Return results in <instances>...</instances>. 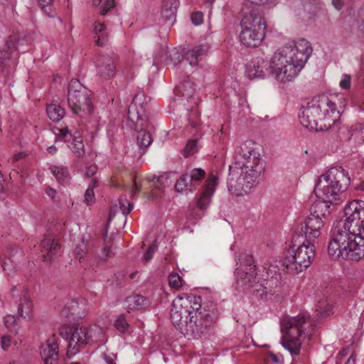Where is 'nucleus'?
<instances>
[{
	"mask_svg": "<svg viewBox=\"0 0 364 364\" xmlns=\"http://www.w3.org/2000/svg\"><path fill=\"white\" fill-rule=\"evenodd\" d=\"M220 316L217 304L212 301L202 304L200 296L193 294L178 296L172 303L170 318L183 333L200 338L214 326Z\"/></svg>",
	"mask_w": 364,
	"mask_h": 364,
	"instance_id": "nucleus-1",
	"label": "nucleus"
},
{
	"mask_svg": "<svg viewBox=\"0 0 364 364\" xmlns=\"http://www.w3.org/2000/svg\"><path fill=\"white\" fill-rule=\"evenodd\" d=\"M325 303L326 301L320 302L317 305L316 318L308 314H300L283 320L281 326V331L283 333L281 343L291 355H298L300 353V338L302 335L310 336L311 330L316 328L318 320L328 315L331 307Z\"/></svg>",
	"mask_w": 364,
	"mask_h": 364,
	"instance_id": "nucleus-2",
	"label": "nucleus"
},
{
	"mask_svg": "<svg viewBox=\"0 0 364 364\" xmlns=\"http://www.w3.org/2000/svg\"><path fill=\"white\" fill-rule=\"evenodd\" d=\"M333 98L325 94L314 97L299 114L301 124L316 131L330 128L341 117Z\"/></svg>",
	"mask_w": 364,
	"mask_h": 364,
	"instance_id": "nucleus-3",
	"label": "nucleus"
},
{
	"mask_svg": "<svg viewBox=\"0 0 364 364\" xmlns=\"http://www.w3.org/2000/svg\"><path fill=\"white\" fill-rule=\"evenodd\" d=\"M328 252L333 259L341 257L346 259L359 261L364 257V240L358 237L357 241L346 232V228H342L341 222H337L331 229Z\"/></svg>",
	"mask_w": 364,
	"mask_h": 364,
	"instance_id": "nucleus-4",
	"label": "nucleus"
},
{
	"mask_svg": "<svg viewBox=\"0 0 364 364\" xmlns=\"http://www.w3.org/2000/svg\"><path fill=\"white\" fill-rule=\"evenodd\" d=\"M315 257V246L302 234L295 233L291 245L285 253L282 265L291 274L302 272L310 266Z\"/></svg>",
	"mask_w": 364,
	"mask_h": 364,
	"instance_id": "nucleus-5",
	"label": "nucleus"
},
{
	"mask_svg": "<svg viewBox=\"0 0 364 364\" xmlns=\"http://www.w3.org/2000/svg\"><path fill=\"white\" fill-rule=\"evenodd\" d=\"M242 28L240 33L241 43L246 47L256 48L265 36L267 23L262 11L257 7L243 11L240 21Z\"/></svg>",
	"mask_w": 364,
	"mask_h": 364,
	"instance_id": "nucleus-6",
	"label": "nucleus"
},
{
	"mask_svg": "<svg viewBox=\"0 0 364 364\" xmlns=\"http://www.w3.org/2000/svg\"><path fill=\"white\" fill-rule=\"evenodd\" d=\"M323 181L319 180L314 192L318 198L333 203L339 200L340 194L345 191L349 184L350 178L342 167L331 168L323 176Z\"/></svg>",
	"mask_w": 364,
	"mask_h": 364,
	"instance_id": "nucleus-7",
	"label": "nucleus"
},
{
	"mask_svg": "<svg viewBox=\"0 0 364 364\" xmlns=\"http://www.w3.org/2000/svg\"><path fill=\"white\" fill-rule=\"evenodd\" d=\"M235 269V275L237 282L250 289V292L257 298L263 299L267 296V282L259 283L255 282L257 278L256 265L252 255L242 253L238 257Z\"/></svg>",
	"mask_w": 364,
	"mask_h": 364,
	"instance_id": "nucleus-8",
	"label": "nucleus"
},
{
	"mask_svg": "<svg viewBox=\"0 0 364 364\" xmlns=\"http://www.w3.org/2000/svg\"><path fill=\"white\" fill-rule=\"evenodd\" d=\"M102 333V329L97 326L89 327L82 326L71 328L65 325L59 328L60 335L65 340H69L67 356L76 354L86 345L97 341Z\"/></svg>",
	"mask_w": 364,
	"mask_h": 364,
	"instance_id": "nucleus-9",
	"label": "nucleus"
},
{
	"mask_svg": "<svg viewBox=\"0 0 364 364\" xmlns=\"http://www.w3.org/2000/svg\"><path fill=\"white\" fill-rule=\"evenodd\" d=\"M308 59L307 55L301 53L291 47H286L281 52L275 53L273 55V63H276L280 69L281 73L278 75L279 81H291L298 75Z\"/></svg>",
	"mask_w": 364,
	"mask_h": 364,
	"instance_id": "nucleus-10",
	"label": "nucleus"
},
{
	"mask_svg": "<svg viewBox=\"0 0 364 364\" xmlns=\"http://www.w3.org/2000/svg\"><path fill=\"white\" fill-rule=\"evenodd\" d=\"M243 161L244 166H238V176L235 180L233 186L236 190L247 193L259 182L262 173L264 171V166L259 153H252V157Z\"/></svg>",
	"mask_w": 364,
	"mask_h": 364,
	"instance_id": "nucleus-11",
	"label": "nucleus"
},
{
	"mask_svg": "<svg viewBox=\"0 0 364 364\" xmlns=\"http://www.w3.org/2000/svg\"><path fill=\"white\" fill-rule=\"evenodd\" d=\"M149 102V98L143 92L136 93L129 107L127 117L122 122V128L129 130L149 128L151 122L147 114Z\"/></svg>",
	"mask_w": 364,
	"mask_h": 364,
	"instance_id": "nucleus-12",
	"label": "nucleus"
},
{
	"mask_svg": "<svg viewBox=\"0 0 364 364\" xmlns=\"http://www.w3.org/2000/svg\"><path fill=\"white\" fill-rule=\"evenodd\" d=\"M91 91L77 79L70 80L68 85V102L73 112L81 117L92 114L93 107L90 99Z\"/></svg>",
	"mask_w": 364,
	"mask_h": 364,
	"instance_id": "nucleus-13",
	"label": "nucleus"
},
{
	"mask_svg": "<svg viewBox=\"0 0 364 364\" xmlns=\"http://www.w3.org/2000/svg\"><path fill=\"white\" fill-rule=\"evenodd\" d=\"M346 222L341 223L342 228H346L353 237L358 241L360 237L364 240V201L353 200L344 208Z\"/></svg>",
	"mask_w": 364,
	"mask_h": 364,
	"instance_id": "nucleus-14",
	"label": "nucleus"
},
{
	"mask_svg": "<svg viewBox=\"0 0 364 364\" xmlns=\"http://www.w3.org/2000/svg\"><path fill=\"white\" fill-rule=\"evenodd\" d=\"M279 70V66L276 65V63H273V57L270 60H267L258 56L253 58L247 65L245 73L250 80L269 75L279 81V75H277L280 73Z\"/></svg>",
	"mask_w": 364,
	"mask_h": 364,
	"instance_id": "nucleus-15",
	"label": "nucleus"
},
{
	"mask_svg": "<svg viewBox=\"0 0 364 364\" xmlns=\"http://www.w3.org/2000/svg\"><path fill=\"white\" fill-rule=\"evenodd\" d=\"M19 41L18 35L14 33L0 48V73L4 75H6L8 69L16 64Z\"/></svg>",
	"mask_w": 364,
	"mask_h": 364,
	"instance_id": "nucleus-16",
	"label": "nucleus"
},
{
	"mask_svg": "<svg viewBox=\"0 0 364 364\" xmlns=\"http://www.w3.org/2000/svg\"><path fill=\"white\" fill-rule=\"evenodd\" d=\"M251 141H245L236 148L234 154V161L229 166L228 182L230 186H233V183L238 176V166H244L243 161L252 157V153H257L253 148Z\"/></svg>",
	"mask_w": 364,
	"mask_h": 364,
	"instance_id": "nucleus-17",
	"label": "nucleus"
},
{
	"mask_svg": "<svg viewBox=\"0 0 364 364\" xmlns=\"http://www.w3.org/2000/svg\"><path fill=\"white\" fill-rule=\"evenodd\" d=\"M11 292L14 296L20 297L17 309L18 316L31 320L33 316V304L28 289L22 284H18L12 288Z\"/></svg>",
	"mask_w": 364,
	"mask_h": 364,
	"instance_id": "nucleus-18",
	"label": "nucleus"
},
{
	"mask_svg": "<svg viewBox=\"0 0 364 364\" xmlns=\"http://www.w3.org/2000/svg\"><path fill=\"white\" fill-rule=\"evenodd\" d=\"M40 354L43 364H58V338L55 334H53L41 345Z\"/></svg>",
	"mask_w": 364,
	"mask_h": 364,
	"instance_id": "nucleus-19",
	"label": "nucleus"
},
{
	"mask_svg": "<svg viewBox=\"0 0 364 364\" xmlns=\"http://www.w3.org/2000/svg\"><path fill=\"white\" fill-rule=\"evenodd\" d=\"M323 226V221L318 215H310L301 224L300 230H296V233L302 234L307 240L311 241L318 238L321 235V229Z\"/></svg>",
	"mask_w": 364,
	"mask_h": 364,
	"instance_id": "nucleus-20",
	"label": "nucleus"
},
{
	"mask_svg": "<svg viewBox=\"0 0 364 364\" xmlns=\"http://www.w3.org/2000/svg\"><path fill=\"white\" fill-rule=\"evenodd\" d=\"M58 132H55L56 139L58 140L68 141L70 139H73L69 147L77 157H82L85 154V149L82 140L80 137L73 136L67 127L63 129H58Z\"/></svg>",
	"mask_w": 364,
	"mask_h": 364,
	"instance_id": "nucleus-21",
	"label": "nucleus"
},
{
	"mask_svg": "<svg viewBox=\"0 0 364 364\" xmlns=\"http://www.w3.org/2000/svg\"><path fill=\"white\" fill-rule=\"evenodd\" d=\"M86 302L84 299H72L67 302L60 312V315L65 318L75 316L77 318L85 316L87 314Z\"/></svg>",
	"mask_w": 364,
	"mask_h": 364,
	"instance_id": "nucleus-22",
	"label": "nucleus"
},
{
	"mask_svg": "<svg viewBox=\"0 0 364 364\" xmlns=\"http://www.w3.org/2000/svg\"><path fill=\"white\" fill-rule=\"evenodd\" d=\"M44 261L50 262L59 253L60 245L51 236L46 235L40 244Z\"/></svg>",
	"mask_w": 364,
	"mask_h": 364,
	"instance_id": "nucleus-23",
	"label": "nucleus"
},
{
	"mask_svg": "<svg viewBox=\"0 0 364 364\" xmlns=\"http://www.w3.org/2000/svg\"><path fill=\"white\" fill-rule=\"evenodd\" d=\"M217 183L218 178L212 174L208 176L204 189L197 201V206L199 209L205 210L207 208L215 191V186Z\"/></svg>",
	"mask_w": 364,
	"mask_h": 364,
	"instance_id": "nucleus-24",
	"label": "nucleus"
},
{
	"mask_svg": "<svg viewBox=\"0 0 364 364\" xmlns=\"http://www.w3.org/2000/svg\"><path fill=\"white\" fill-rule=\"evenodd\" d=\"M209 46L207 44L198 45L184 53V59L191 65H196L198 60H200L203 56L206 55Z\"/></svg>",
	"mask_w": 364,
	"mask_h": 364,
	"instance_id": "nucleus-25",
	"label": "nucleus"
},
{
	"mask_svg": "<svg viewBox=\"0 0 364 364\" xmlns=\"http://www.w3.org/2000/svg\"><path fill=\"white\" fill-rule=\"evenodd\" d=\"M153 125L151 124L149 128L147 129H139V134L136 137V144L139 147V157L144 155L147 150V148L150 146L152 142V137L151 132L153 129Z\"/></svg>",
	"mask_w": 364,
	"mask_h": 364,
	"instance_id": "nucleus-26",
	"label": "nucleus"
},
{
	"mask_svg": "<svg viewBox=\"0 0 364 364\" xmlns=\"http://www.w3.org/2000/svg\"><path fill=\"white\" fill-rule=\"evenodd\" d=\"M127 304V308L131 310L146 309L150 306L149 299L140 294H134L129 296L125 299Z\"/></svg>",
	"mask_w": 364,
	"mask_h": 364,
	"instance_id": "nucleus-27",
	"label": "nucleus"
},
{
	"mask_svg": "<svg viewBox=\"0 0 364 364\" xmlns=\"http://www.w3.org/2000/svg\"><path fill=\"white\" fill-rule=\"evenodd\" d=\"M330 202L318 198L311 206L310 213L315 216L318 215L319 218H325L327 217L330 213L331 205Z\"/></svg>",
	"mask_w": 364,
	"mask_h": 364,
	"instance_id": "nucleus-28",
	"label": "nucleus"
},
{
	"mask_svg": "<svg viewBox=\"0 0 364 364\" xmlns=\"http://www.w3.org/2000/svg\"><path fill=\"white\" fill-rule=\"evenodd\" d=\"M97 63L99 73L102 77L107 78L114 76V60L112 58L100 57Z\"/></svg>",
	"mask_w": 364,
	"mask_h": 364,
	"instance_id": "nucleus-29",
	"label": "nucleus"
},
{
	"mask_svg": "<svg viewBox=\"0 0 364 364\" xmlns=\"http://www.w3.org/2000/svg\"><path fill=\"white\" fill-rule=\"evenodd\" d=\"M178 6V0H163L161 15L166 20H171L175 17Z\"/></svg>",
	"mask_w": 364,
	"mask_h": 364,
	"instance_id": "nucleus-30",
	"label": "nucleus"
},
{
	"mask_svg": "<svg viewBox=\"0 0 364 364\" xmlns=\"http://www.w3.org/2000/svg\"><path fill=\"white\" fill-rule=\"evenodd\" d=\"M197 187V184L189 178L188 173H184L180 176L175 184L176 191L182 193L186 191H193Z\"/></svg>",
	"mask_w": 364,
	"mask_h": 364,
	"instance_id": "nucleus-31",
	"label": "nucleus"
},
{
	"mask_svg": "<svg viewBox=\"0 0 364 364\" xmlns=\"http://www.w3.org/2000/svg\"><path fill=\"white\" fill-rule=\"evenodd\" d=\"M94 38L98 46H104L107 41V28L105 24L100 22H95L94 25Z\"/></svg>",
	"mask_w": 364,
	"mask_h": 364,
	"instance_id": "nucleus-32",
	"label": "nucleus"
},
{
	"mask_svg": "<svg viewBox=\"0 0 364 364\" xmlns=\"http://www.w3.org/2000/svg\"><path fill=\"white\" fill-rule=\"evenodd\" d=\"M50 169L59 183L64 184L69 181L70 174L67 167L63 166H53Z\"/></svg>",
	"mask_w": 364,
	"mask_h": 364,
	"instance_id": "nucleus-33",
	"label": "nucleus"
},
{
	"mask_svg": "<svg viewBox=\"0 0 364 364\" xmlns=\"http://www.w3.org/2000/svg\"><path fill=\"white\" fill-rule=\"evenodd\" d=\"M46 112L48 117L54 121H60L65 115V109L59 105L51 104L47 106Z\"/></svg>",
	"mask_w": 364,
	"mask_h": 364,
	"instance_id": "nucleus-34",
	"label": "nucleus"
},
{
	"mask_svg": "<svg viewBox=\"0 0 364 364\" xmlns=\"http://www.w3.org/2000/svg\"><path fill=\"white\" fill-rule=\"evenodd\" d=\"M290 47L291 48L295 49V50L300 52L301 53H305V55H307L309 58L312 53L311 43L304 38H301L296 42H294V46Z\"/></svg>",
	"mask_w": 364,
	"mask_h": 364,
	"instance_id": "nucleus-35",
	"label": "nucleus"
},
{
	"mask_svg": "<svg viewBox=\"0 0 364 364\" xmlns=\"http://www.w3.org/2000/svg\"><path fill=\"white\" fill-rule=\"evenodd\" d=\"M184 58L183 55L177 48L171 50L166 58V63L176 66Z\"/></svg>",
	"mask_w": 364,
	"mask_h": 364,
	"instance_id": "nucleus-36",
	"label": "nucleus"
},
{
	"mask_svg": "<svg viewBox=\"0 0 364 364\" xmlns=\"http://www.w3.org/2000/svg\"><path fill=\"white\" fill-rule=\"evenodd\" d=\"M115 329L123 334H129L131 333L130 326L124 314H121L115 320Z\"/></svg>",
	"mask_w": 364,
	"mask_h": 364,
	"instance_id": "nucleus-37",
	"label": "nucleus"
},
{
	"mask_svg": "<svg viewBox=\"0 0 364 364\" xmlns=\"http://www.w3.org/2000/svg\"><path fill=\"white\" fill-rule=\"evenodd\" d=\"M119 208L121 211V220L123 221L124 218L130 213L132 210L133 205L129 203L125 196H120L118 198Z\"/></svg>",
	"mask_w": 364,
	"mask_h": 364,
	"instance_id": "nucleus-38",
	"label": "nucleus"
},
{
	"mask_svg": "<svg viewBox=\"0 0 364 364\" xmlns=\"http://www.w3.org/2000/svg\"><path fill=\"white\" fill-rule=\"evenodd\" d=\"M198 150V139H189L183 150V155L188 158L197 153Z\"/></svg>",
	"mask_w": 364,
	"mask_h": 364,
	"instance_id": "nucleus-39",
	"label": "nucleus"
},
{
	"mask_svg": "<svg viewBox=\"0 0 364 364\" xmlns=\"http://www.w3.org/2000/svg\"><path fill=\"white\" fill-rule=\"evenodd\" d=\"M105 247L102 252V257L106 259L111 256L112 252V247L113 245L112 241V233L109 236L107 235V228H106L105 233L104 235Z\"/></svg>",
	"mask_w": 364,
	"mask_h": 364,
	"instance_id": "nucleus-40",
	"label": "nucleus"
},
{
	"mask_svg": "<svg viewBox=\"0 0 364 364\" xmlns=\"http://www.w3.org/2000/svg\"><path fill=\"white\" fill-rule=\"evenodd\" d=\"M95 6L100 7L101 15H105L107 12L114 6V0H92Z\"/></svg>",
	"mask_w": 364,
	"mask_h": 364,
	"instance_id": "nucleus-41",
	"label": "nucleus"
},
{
	"mask_svg": "<svg viewBox=\"0 0 364 364\" xmlns=\"http://www.w3.org/2000/svg\"><path fill=\"white\" fill-rule=\"evenodd\" d=\"M4 323L6 327L11 332L17 333L18 327L17 326V318L13 315H7L4 317Z\"/></svg>",
	"mask_w": 364,
	"mask_h": 364,
	"instance_id": "nucleus-42",
	"label": "nucleus"
},
{
	"mask_svg": "<svg viewBox=\"0 0 364 364\" xmlns=\"http://www.w3.org/2000/svg\"><path fill=\"white\" fill-rule=\"evenodd\" d=\"M53 0H38V5L41 6L42 11L48 16H54L55 11L53 6Z\"/></svg>",
	"mask_w": 364,
	"mask_h": 364,
	"instance_id": "nucleus-43",
	"label": "nucleus"
},
{
	"mask_svg": "<svg viewBox=\"0 0 364 364\" xmlns=\"http://www.w3.org/2000/svg\"><path fill=\"white\" fill-rule=\"evenodd\" d=\"M129 174L130 170L125 165L119 164L117 167H115V188L119 186L117 180V177L124 178V177L129 176Z\"/></svg>",
	"mask_w": 364,
	"mask_h": 364,
	"instance_id": "nucleus-44",
	"label": "nucleus"
},
{
	"mask_svg": "<svg viewBox=\"0 0 364 364\" xmlns=\"http://www.w3.org/2000/svg\"><path fill=\"white\" fill-rule=\"evenodd\" d=\"M179 91L182 95L187 98L192 96L193 94V85L190 81H185L179 86Z\"/></svg>",
	"mask_w": 364,
	"mask_h": 364,
	"instance_id": "nucleus-45",
	"label": "nucleus"
},
{
	"mask_svg": "<svg viewBox=\"0 0 364 364\" xmlns=\"http://www.w3.org/2000/svg\"><path fill=\"white\" fill-rule=\"evenodd\" d=\"M188 175L191 180L198 185L205 176V171L202 168H193Z\"/></svg>",
	"mask_w": 364,
	"mask_h": 364,
	"instance_id": "nucleus-46",
	"label": "nucleus"
},
{
	"mask_svg": "<svg viewBox=\"0 0 364 364\" xmlns=\"http://www.w3.org/2000/svg\"><path fill=\"white\" fill-rule=\"evenodd\" d=\"M348 131L349 134L350 135V136L348 138L349 139L353 136H360V138H363L364 136V125L362 124H355L354 125H352L348 129Z\"/></svg>",
	"mask_w": 364,
	"mask_h": 364,
	"instance_id": "nucleus-47",
	"label": "nucleus"
},
{
	"mask_svg": "<svg viewBox=\"0 0 364 364\" xmlns=\"http://www.w3.org/2000/svg\"><path fill=\"white\" fill-rule=\"evenodd\" d=\"M168 283L171 287L174 289H179L181 285V278L177 273H171L168 276Z\"/></svg>",
	"mask_w": 364,
	"mask_h": 364,
	"instance_id": "nucleus-48",
	"label": "nucleus"
},
{
	"mask_svg": "<svg viewBox=\"0 0 364 364\" xmlns=\"http://www.w3.org/2000/svg\"><path fill=\"white\" fill-rule=\"evenodd\" d=\"M188 122L193 128H197L199 124V113L196 109H192L188 116Z\"/></svg>",
	"mask_w": 364,
	"mask_h": 364,
	"instance_id": "nucleus-49",
	"label": "nucleus"
},
{
	"mask_svg": "<svg viewBox=\"0 0 364 364\" xmlns=\"http://www.w3.org/2000/svg\"><path fill=\"white\" fill-rule=\"evenodd\" d=\"M17 345L16 341H13L10 336H3L1 340V348L4 350H7L12 345Z\"/></svg>",
	"mask_w": 364,
	"mask_h": 364,
	"instance_id": "nucleus-50",
	"label": "nucleus"
},
{
	"mask_svg": "<svg viewBox=\"0 0 364 364\" xmlns=\"http://www.w3.org/2000/svg\"><path fill=\"white\" fill-rule=\"evenodd\" d=\"M85 202L87 205H92L95 203V193L92 188H87L85 193Z\"/></svg>",
	"mask_w": 364,
	"mask_h": 364,
	"instance_id": "nucleus-51",
	"label": "nucleus"
},
{
	"mask_svg": "<svg viewBox=\"0 0 364 364\" xmlns=\"http://www.w3.org/2000/svg\"><path fill=\"white\" fill-rule=\"evenodd\" d=\"M1 266L4 271L6 272L8 274L11 273L16 268V264L10 258L3 260Z\"/></svg>",
	"mask_w": 364,
	"mask_h": 364,
	"instance_id": "nucleus-52",
	"label": "nucleus"
},
{
	"mask_svg": "<svg viewBox=\"0 0 364 364\" xmlns=\"http://www.w3.org/2000/svg\"><path fill=\"white\" fill-rule=\"evenodd\" d=\"M157 248L158 246L155 242L150 245L144 256V259L146 262H148L152 259L154 254L156 252Z\"/></svg>",
	"mask_w": 364,
	"mask_h": 364,
	"instance_id": "nucleus-53",
	"label": "nucleus"
},
{
	"mask_svg": "<svg viewBox=\"0 0 364 364\" xmlns=\"http://www.w3.org/2000/svg\"><path fill=\"white\" fill-rule=\"evenodd\" d=\"M191 21L193 24L198 26L203 21V14L201 11H196L191 14Z\"/></svg>",
	"mask_w": 364,
	"mask_h": 364,
	"instance_id": "nucleus-54",
	"label": "nucleus"
},
{
	"mask_svg": "<svg viewBox=\"0 0 364 364\" xmlns=\"http://www.w3.org/2000/svg\"><path fill=\"white\" fill-rule=\"evenodd\" d=\"M340 87L344 90H349L350 87V76L344 75L343 78L340 82Z\"/></svg>",
	"mask_w": 364,
	"mask_h": 364,
	"instance_id": "nucleus-55",
	"label": "nucleus"
},
{
	"mask_svg": "<svg viewBox=\"0 0 364 364\" xmlns=\"http://www.w3.org/2000/svg\"><path fill=\"white\" fill-rule=\"evenodd\" d=\"M45 193L47 195V196L50 198L53 201L55 202L57 200L58 193L55 189L48 186L46 188Z\"/></svg>",
	"mask_w": 364,
	"mask_h": 364,
	"instance_id": "nucleus-56",
	"label": "nucleus"
},
{
	"mask_svg": "<svg viewBox=\"0 0 364 364\" xmlns=\"http://www.w3.org/2000/svg\"><path fill=\"white\" fill-rule=\"evenodd\" d=\"M252 4L257 6H264L274 3V0H247Z\"/></svg>",
	"mask_w": 364,
	"mask_h": 364,
	"instance_id": "nucleus-57",
	"label": "nucleus"
},
{
	"mask_svg": "<svg viewBox=\"0 0 364 364\" xmlns=\"http://www.w3.org/2000/svg\"><path fill=\"white\" fill-rule=\"evenodd\" d=\"M269 356L271 358L272 361L275 364H279L283 363V357L279 356L273 352L269 353Z\"/></svg>",
	"mask_w": 364,
	"mask_h": 364,
	"instance_id": "nucleus-58",
	"label": "nucleus"
},
{
	"mask_svg": "<svg viewBox=\"0 0 364 364\" xmlns=\"http://www.w3.org/2000/svg\"><path fill=\"white\" fill-rule=\"evenodd\" d=\"M83 247H76L75 249V254L77 258L79 259L80 262L81 261V259L84 257V255L86 254L85 250H84V245H82Z\"/></svg>",
	"mask_w": 364,
	"mask_h": 364,
	"instance_id": "nucleus-59",
	"label": "nucleus"
},
{
	"mask_svg": "<svg viewBox=\"0 0 364 364\" xmlns=\"http://www.w3.org/2000/svg\"><path fill=\"white\" fill-rule=\"evenodd\" d=\"M97 167L95 165H91L87 167L85 176L88 178L92 177L97 172Z\"/></svg>",
	"mask_w": 364,
	"mask_h": 364,
	"instance_id": "nucleus-60",
	"label": "nucleus"
},
{
	"mask_svg": "<svg viewBox=\"0 0 364 364\" xmlns=\"http://www.w3.org/2000/svg\"><path fill=\"white\" fill-rule=\"evenodd\" d=\"M132 180L133 181L132 193H133V194H136L140 192L141 185V183H139L136 181L135 176L132 177Z\"/></svg>",
	"mask_w": 364,
	"mask_h": 364,
	"instance_id": "nucleus-61",
	"label": "nucleus"
},
{
	"mask_svg": "<svg viewBox=\"0 0 364 364\" xmlns=\"http://www.w3.org/2000/svg\"><path fill=\"white\" fill-rule=\"evenodd\" d=\"M332 3L334 7L338 10L341 9L343 6V0H332Z\"/></svg>",
	"mask_w": 364,
	"mask_h": 364,
	"instance_id": "nucleus-62",
	"label": "nucleus"
},
{
	"mask_svg": "<svg viewBox=\"0 0 364 364\" xmlns=\"http://www.w3.org/2000/svg\"><path fill=\"white\" fill-rule=\"evenodd\" d=\"M102 358L105 360V361L108 364H114L113 359L110 355L103 353Z\"/></svg>",
	"mask_w": 364,
	"mask_h": 364,
	"instance_id": "nucleus-63",
	"label": "nucleus"
},
{
	"mask_svg": "<svg viewBox=\"0 0 364 364\" xmlns=\"http://www.w3.org/2000/svg\"><path fill=\"white\" fill-rule=\"evenodd\" d=\"M25 156L26 154L23 152L18 153L13 156L12 161L13 162L18 161V160L23 159Z\"/></svg>",
	"mask_w": 364,
	"mask_h": 364,
	"instance_id": "nucleus-64",
	"label": "nucleus"
}]
</instances>
